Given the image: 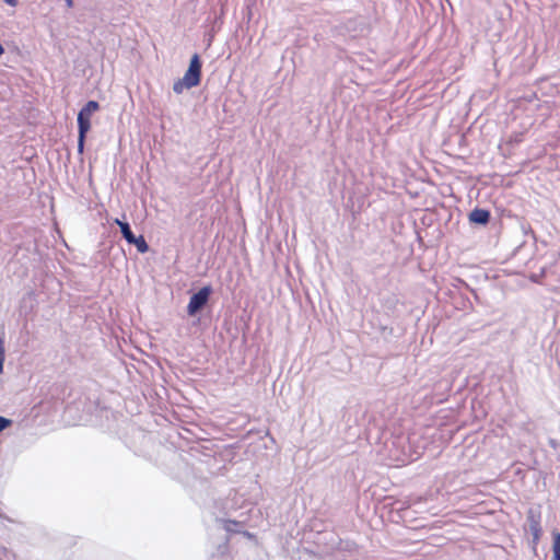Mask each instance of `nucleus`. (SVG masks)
Masks as SVG:
<instances>
[{"label":"nucleus","instance_id":"obj_1","mask_svg":"<svg viewBox=\"0 0 560 560\" xmlns=\"http://www.w3.org/2000/svg\"><path fill=\"white\" fill-rule=\"evenodd\" d=\"M201 68L202 63L200 56L198 54H194L190 58L188 69L186 70L184 77L174 82L173 91L176 94H182L184 90L198 86L201 82Z\"/></svg>","mask_w":560,"mask_h":560},{"label":"nucleus","instance_id":"obj_2","mask_svg":"<svg viewBox=\"0 0 560 560\" xmlns=\"http://www.w3.org/2000/svg\"><path fill=\"white\" fill-rule=\"evenodd\" d=\"M100 109V104L96 101H89L78 114V151L83 152L86 133L91 129V117Z\"/></svg>","mask_w":560,"mask_h":560},{"label":"nucleus","instance_id":"obj_3","mask_svg":"<svg viewBox=\"0 0 560 560\" xmlns=\"http://www.w3.org/2000/svg\"><path fill=\"white\" fill-rule=\"evenodd\" d=\"M211 294L210 287L201 288L197 293H195L187 305V312L190 316L195 315L198 311H200L208 302L209 296Z\"/></svg>","mask_w":560,"mask_h":560},{"label":"nucleus","instance_id":"obj_4","mask_svg":"<svg viewBox=\"0 0 560 560\" xmlns=\"http://www.w3.org/2000/svg\"><path fill=\"white\" fill-rule=\"evenodd\" d=\"M490 212L485 209H475L469 214V220L474 223L486 224L489 222Z\"/></svg>","mask_w":560,"mask_h":560},{"label":"nucleus","instance_id":"obj_5","mask_svg":"<svg viewBox=\"0 0 560 560\" xmlns=\"http://www.w3.org/2000/svg\"><path fill=\"white\" fill-rule=\"evenodd\" d=\"M114 223L117 224L120 228L122 236L125 237V240L128 243L133 241L135 234L132 233V231H131V229H130V226H129V224L127 222H122L119 219H115Z\"/></svg>","mask_w":560,"mask_h":560},{"label":"nucleus","instance_id":"obj_6","mask_svg":"<svg viewBox=\"0 0 560 560\" xmlns=\"http://www.w3.org/2000/svg\"><path fill=\"white\" fill-rule=\"evenodd\" d=\"M553 544H552V559L551 560H560V533L556 532L552 534Z\"/></svg>","mask_w":560,"mask_h":560},{"label":"nucleus","instance_id":"obj_7","mask_svg":"<svg viewBox=\"0 0 560 560\" xmlns=\"http://www.w3.org/2000/svg\"><path fill=\"white\" fill-rule=\"evenodd\" d=\"M129 244L136 245L138 252L142 254L149 250V246L142 235L138 237L133 236V241L129 242Z\"/></svg>","mask_w":560,"mask_h":560},{"label":"nucleus","instance_id":"obj_8","mask_svg":"<svg viewBox=\"0 0 560 560\" xmlns=\"http://www.w3.org/2000/svg\"><path fill=\"white\" fill-rule=\"evenodd\" d=\"M240 525V522L233 520H225L223 524L224 529H226L228 532H235L236 527H238Z\"/></svg>","mask_w":560,"mask_h":560},{"label":"nucleus","instance_id":"obj_9","mask_svg":"<svg viewBox=\"0 0 560 560\" xmlns=\"http://www.w3.org/2000/svg\"><path fill=\"white\" fill-rule=\"evenodd\" d=\"M4 358H5L4 342H3V339L0 337V374L3 372Z\"/></svg>","mask_w":560,"mask_h":560},{"label":"nucleus","instance_id":"obj_10","mask_svg":"<svg viewBox=\"0 0 560 560\" xmlns=\"http://www.w3.org/2000/svg\"><path fill=\"white\" fill-rule=\"evenodd\" d=\"M11 424V420L0 417V432L7 429Z\"/></svg>","mask_w":560,"mask_h":560},{"label":"nucleus","instance_id":"obj_11","mask_svg":"<svg viewBox=\"0 0 560 560\" xmlns=\"http://www.w3.org/2000/svg\"><path fill=\"white\" fill-rule=\"evenodd\" d=\"M533 530H534L535 537L538 538L539 533H540V527H539L538 523H536L535 526H533Z\"/></svg>","mask_w":560,"mask_h":560},{"label":"nucleus","instance_id":"obj_12","mask_svg":"<svg viewBox=\"0 0 560 560\" xmlns=\"http://www.w3.org/2000/svg\"><path fill=\"white\" fill-rule=\"evenodd\" d=\"M5 3L15 7L18 4V0H4Z\"/></svg>","mask_w":560,"mask_h":560},{"label":"nucleus","instance_id":"obj_13","mask_svg":"<svg viewBox=\"0 0 560 560\" xmlns=\"http://www.w3.org/2000/svg\"><path fill=\"white\" fill-rule=\"evenodd\" d=\"M66 4L68 8H72L73 7V0H66Z\"/></svg>","mask_w":560,"mask_h":560},{"label":"nucleus","instance_id":"obj_14","mask_svg":"<svg viewBox=\"0 0 560 560\" xmlns=\"http://www.w3.org/2000/svg\"><path fill=\"white\" fill-rule=\"evenodd\" d=\"M3 51H4V50H3V47H2V45L0 44V56L3 54Z\"/></svg>","mask_w":560,"mask_h":560}]
</instances>
